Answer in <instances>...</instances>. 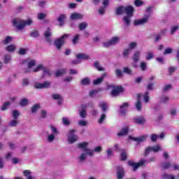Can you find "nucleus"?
I'll return each mask as SVG.
<instances>
[{
    "instance_id": "49",
    "label": "nucleus",
    "mask_w": 179,
    "mask_h": 179,
    "mask_svg": "<svg viewBox=\"0 0 179 179\" xmlns=\"http://www.w3.org/2000/svg\"><path fill=\"white\" fill-rule=\"evenodd\" d=\"M50 129L52 131V134H53V135H58V134H59L57 127H55L52 125H50Z\"/></svg>"
},
{
    "instance_id": "4",
    "label": "nucleus",
    "mask_w": 179,
    "mask_h": 179,
    "mask_svg": "<svg viewBox=\"0 0 179 179\" xmlns=\"http://www.w3.org/2000/svg\"><path fill=\"white\" fill-rule=\"evenodd\" d=\"M108 89H113L110 92V96L112 97H117L120 96V93H122L124 92V87L120 85H110L108 86Z\"/></svg>"
},
{
    "instance_id": "62",
    "label": "nucleus",
    "mask_w": 179,
    "mask_h": 179,
    "mask_svg": "<svg viewBox=\"0 0 179 179\" xmlns=\"http://www.w3.org/2000/svg\"><path fill=\"white\" fill-rule=\"evenodd\" d=\"M12 36H7L6 37V38L4 39V41H3V44L6 45V44H9V43H11L12 41Z\"/></svg>"
},
{
    "instance_id": "19",
    "label": "nucleus",
    "mask_w": 179,
    "mask_h": 179,
    "mask_svg": "<svg viewBox=\"0 0 179 179\" xmlns=\"http://www.w3.org/2000/svg\"><path fill=\"white\" fill-rule=\"evenodd\" d=\"M44 36L45 37L46 41L48 43H51V36H52V33L51 32V29L48 27L45 32L44 33Z\"/></svg>"
},
{
    "instance_id": "6",
    "label": "nucleus",
    "mask_w": 179,
    "mask_h": 179,
    "mask_svg": "<svg viewBox=\"0 0 179 179\" xmlns=\"http://www.w3.org/2000/svg\"><path fill=\"white\" fill-rule=\"evenodd\" d=\"M75 132H76V130L75 129H71L69 131V133L67 134V141L68 143L72 145V143H75L79 139V137L78 135L75 134Z\"/></svg>"
},
{
    "instance_id": "60",
    "label": "nucleus",
    "mask_w": 179,
    "mask_h": 179,
    "mask_svg": "<svg viewBox=\"0 0 179 179\" xmlns=\"http://www.w3.org/2000/svg\"><path fill=\"white\" fill-rule=\"evenodd\" d=\"M62 122L64 125H66V127H68L69 125H71V122H69V120H68V117H63Z\"/></svg>"
},
{
    "instance_id": "48",
    "label": "nucleus",
    "mask_w": 179,
    "mask_h": 179,
    "mask_svg": "<svg viewBox=\"0 0 179 179\" xmlns=\"http://www.w3.org/2000/svg\"><path fill=\"white\" fill-rule=\"evenodd\" d=\"M11 57L10 55H5L3 62L4 64H9L10 62Z\"/></svg>"
},
{
    "instance_id": "54",
    "label": "nucleus",
    "mask_w": 179,
    "mask_h": 179,
    "mask_svg": "<svg viewBox=\"0 0 179 179\" xmlns=\"http://www.w3.org/2000/svg\"><path fill=\"white\" fill-rule=\"evenodd\" d=\"M98 13L101 15V16H103L104 13H106V7L104 6H101L99 9L98 10Z\"/></svg>"
},
{
    "instance_id": "25",
    "label": "nucleus",
    "mask_w": 179,
    "mask_h": 179,
    "mask_svg": "<svg viewBox=\"0 0 179 179\" xmlns=\"http://www.w3.org/2000/svg\"><path fill=\"white\" fill-rule=\"evenodd\" d=\"M99 107L101 108L103 113L108 111V104L106 102H101L99 103Z\"/></svg>"
},
{
    "instance_id": "44",
    "label": "nucleus",
    "mask_w": 179,
    "mask_h": 179,
    "mask_svg": "<svg viewBox=\"0 0 179 179\" xmlns=\"http://www.w3.org/2000/svg\"><path fill=\"white\" fill-rule=\"evenodd\" d=\"M150 141L153 143L157 142V138H159V136L156 134H152L150 136Z\"/></svg>"
},
{
    "instance_id": "29",
    "label": "nucleus",
    "mask_w": 179,
    "mask_h": 179,
    "mask_svg": "<svg viewBox=\"0 0 179 179\" xmlns=\"http://www.w3.org/2000/svg\"><path fill=\"white\" fill-rule=\"evenodd\" d=\"M115 13L116 15H122L125 13V7L124 6L118 7L116 8Z\"/></svg>"
},
{
    "instance_id": "2",
    "label": "nucleus",
    "mask_w": 179,
    "mask_h": 179,
    "mask_svg": "<svg viewBox=\"0 0 179 179\" xmlns=\"http://www.w3.org/2000/svg\"><path fill=\"white\" fill-rule=\"evenodd\" d=\"M12 23L17 30H23L26 26H31L33 21L30 19L23 20L20 18H15L13 20Z\"/></svg>"
},
{
    "instance_id": "63",
    "label": "nucleus",
    "mask_w": 179,
    "mask_h": 179,
    "mask_svg": "<svg viewBox=\"0 0 179 179\" xmlns=\"http://www.w3.org/2000/svg\"><path fill=\"white\" fill-rule=\"evenodd\" d=\"M80 37V35L79 34L76 35L72 40L73 44H78V41H79Z\"/></svg>"
},
{
    "instance_id": "36",
    "label": "nucleus",
    "mask_w": 179,
    "mask_h": 179,
    "mask_svg": "<svg viewBox=\"0 0 179 179\" xmlns=\"http://www.w3.org/2000/svg\"><path fill=\"white\" fill-rule=\"evenodd\" d=\"M29 104V99L27 98H24L20 101V106L21 107H26Z\"/></svg>"
},
{
    "instance_id": "56",
    "label": "nucleus",
    "mask_w": 179,
    "mask_h": 179,
    "mask_svg": "<svg viewBox=\"0 0 179 179\" xmlns=\"http://www.w3.org/2000/svg\"><path fill=\"white\" fill-rule=\"evenodd\" d=\"M120 158L122 162H125V160H127V152L124 151V150L122 151V153L120 155Z\"/></svg>"
},
{
    "instance_id": "33",
    "label": "nucleus",
    "mask_w": 179,
    "mask_h": 179,
    "mask_svg": "<svg viewBox=\"0 0 179 179\" xmlns=\"http://www.w3.org/2000/svg\"><path fill=\"white\" fill-rule=\"evenodd\" d=\"M160 102L163 103L164 104H167L170 100V98L167 96H162L160 98Z\"/></svg>"
},
{
    "instance_id": "38",
    "label": "nucleus",
    "mask_w": 179,
    "mask_h": 179,
    "mask_svg": "<svg viewBox=\"0 0 179 179\" xmlns=\"http://www.w3.org/2000/svg\"><path fill=\"white\" fill-rule=\"evenodd\" d=\"M6 50L8 52H14L15 50H16V45H9L8 46L6 47Z\"/></svg>"
},
{
    "instance_id": "34",
    "label": "nucleus",
    "mask_w": 179,
    "mask_h": 179,
    "mask_svg": "<svg viewBox=\"0 0 179 179\" xmlns=\"http://www.w3.org/2000/svg\"><path fill=\"white\" fill-rule=\"evenodd\" d=\"M29 36L33 38H37L38 37H40V33H38V31L37 30H33L30 32Z\"/></svg>"
},
{
    "instance_id": "41",
    "label": "nucleus",
    "mask_w": 179,
    "mask_h": 179,
    "mask_svg": "<svg viewBox=\"0 0 179 179\" xmlns=\"http://www.w3.org/2000/svg\"><path fill=\"white\" fill-rule=\"evenodd\" d=\"M18 124H19V121H17L16 119H14L9 122L8 125L9 127H17Z\"/></svg>"
},
{
    "instance_id": "46",
    "label": "nucleus",
    "mask_w": 179,
    "mask_h": 179,
    "mask_svg": "<svg viewBox=\"0 0 179 179\" xmlns=\"http://www.w3.org/2000/svg\"><path fill=\"white\" fill-rule=\"evenodd\" d=\"M151 148L152 149V152H154L155 153H157V152L162 150V146H160V145H157Z\"/></svg>"
},
{
    "instance_id": "35",
    "label": "nucleus",
    "mask_w": 179,
    "mask_h": 179,
    "mask_svg": "<svg viewBox=\"0 0 179 179\" xmlns=\"http://www.w3.org/2000/svg\"><path fill=\"white\" fill-rule=\"evenodd\" d=\"M131 17H132L124 16L123 17V22L126 26H131Z\"/></svg>"
},
{
    "instance_id": "58",
    "label": "nucleus",
    "mask_w": 179,
    "mask_h": 179,
    "mask_svg": "<svg viewBox=\"0 0 179 179\" xmlns=\"http://www.w3.org/2000/svg\"><path fill=\"white\" fill-rule=\"evenodd\" d=\"M55 139V134H49L48 136V141L51 143V142H54V140Z\"/></svg>"
},
{
    "instance_id": "51",
    "label": "nucleus",
    "mask_w": 179,
    "mask_h": 179,
    "mask_svg": "<svg viewBox=\"0 0 179 179\" xmlns=\"http://www.w3.org/2000/svg\"><path fill=\"white\" fill-rule=\"evenodd\" d=\"M140 68L141 71L144 72V71L146 70V68H148V64H146V62H141L140 64Z\"/></svg>"
},
{
    "instance_id": "59",
    "label": "nucleus",
    "mask_w": 179,
    "mask_h": 179,
    "mask_svg": "<svg viewBox=\"0 0 179 179\" xmlns=\"http://www.w3.org/2000/svg\"><path fill=\"white\" fill-rule=\"evenodd\" d=\"M168 71H169V75H173V73H174V72L177 71V67L170 66L169 67Z\"/></svg>"
},
{
    "instance_id": "42",
    "label": "nucleus",
    "mask_w": 179,
    "mask_h": 179,
    "mask_svg": "<svg viewBox=\"0 0 179 179\" xmlns=\"http://www.w3.org/2000/svg\"><path fill=\"white\" fill-rule=\"evenodd\" d=\"M9 106H10V102L9 101L5 102L1 108V111H5L8 110V108L9 107Z\"/></svg>"
},
{
    "instance_id": "37",
    "label": "nucleus",
    "mask_w": 179,
    "mask_h": 179,
    "mask_svg": "<svg viewBox=\"0 0 179 179\" xmlns=\"http://www.w3.org/2000/svg\"><path fill=\"white\" fill-rule=\"evenodd\" d=\"M110 43L112 44V45H115V44H117V43L120 42V36H115L113 37L110 40Z\"/></svg>"
},
{
    "instance_id": "16",
    "label": "nucleus",
    "mask_w": 179,
    "mask_h": 179,
    "mask_svg": "<svg viewBox=\"0 0 179 179\" xmlns=\"http://www.w3.org/2000/svg\"><path fill=\"white\" fill-rule=\"evenodd\" d=\"M83 15L79 13H71V16H70V19L71 20H83Z\"/></svg>"
},
{
    "instance_id": "28",
    "label": "nucleus",
    "mask_w": 179,
    "mask_h": 179,
    "mask_svg": "<svg viewBox=\"0 0 179 179\" xmlns=\"http://www.w3.org/2000/svg\"><path fill=\"white\" fill-rule=\"evenodd\" d=\"M23 64H27L28 68H33V66H36V60H31V62H27V60H24L22 62Z\"/></svg>"
},
{
    "instance_id": "21",
    "label": "nucleus",
    "mask_w": 179,
    "mask_h": 179,
    "mask_svg": "<svg viewBox=\"0 0 179 179\" xmlns=\"http://www.w3.org/2000/svg\"><path fill=\"white\" fill-rule=\"evenodd\" d=\"M128 132H129V127L126 126L122 128V130L117 133V136H125V135H128Z\"/></svg>"
},
{
    "instance_id": "55",
    "label": "nucleus",
    "mask_w": 179,
    "mask_h": 179,
    "mask_svg": "<svg viewBox=\"0 0 179 179\" xmlns=\"http://www.w3.org/2000/svg\"><path fill=\"white\" fill-rule=\"evenodd\" d=\"M29 51V49L27 48H20L19 50L18 54L20 55H26V53Z\"/></svg>"
},
{
    "instance_id": "5",
    "label": "nucleus",
    "mask_w": 179,
    "mask_h": 179,
    "mask_svg": "<svg viewBox=\"0 0 179 179\" xmlns=\"http://www.w3.org/2000/svg\"><path fill=\"white\" fill-rule=\"evenodd\" d=\"M68 37H69V34H64L63 36H60V38L55 41L54 44L57 50H61L62 45L65 43V39L68 38Z\"/></svg>"
},
{
    "instance_id": "45",
    "label": "nucleus",
    "mask_w": 179,
    "mask_h": 179,
    "mask_svg": "<svg viewBox=\"0 0 179 179\" xmlns=\"http://www.w3.org/2000/svg\"><path fill=\"white\" fill-rule=\"evenodd\" d=\"M150 152H153V150L152 148V146H148L145 150L144 156L147 157V156L149 155V153H150Z\"/></svg>"
},
{
    "instance_id": "8",
    "label": "nucleus",
    "mask_w": 179,
    "mask_h": 179,
    "mask_svg": "<svg viewBox=\"0 0 179 179\" xmlns=\"http://www.w3.org/2000/svg\"><path fill=\"white\" fill-rule=\"evenodd\" d=\"M77 157V162L78 164H82V163H85L86 160H87V156H89V151H84Z\"/></svg>"
},
{
    "instance_id": "9",
    "label": "nucleus",
    "mask_w": 179,
    "mask_h": 179,
    "mask_svg": "<svg viewBox=\"0 0 179 179\" xmlns=\"http://www.w3.org/2000/svg\"><path fill=\"white\" fill-rule=\"evenodd\" d=\"M149 15H145V17L141 20H136L134 21V26H142L143 24H146L148 22H149Z\"/></svg>"
},
{
    "instance_id": "64",
    "label": "nucleus",
    "mask_w": 179,
    "mask_h": 179,
    "mask_svg": "<svg viewBox=\"0 0 179 179\" xmlns=\"http://www.w3.org/2000/svg\"><path fill=\"white\" fill-rule=\"evenodd\" d=\"M35 89H44V86L43 83H36L34 85Z\"/></svg>"
},
{
    "instance_id": "12",
    "label": "nucleus",
    "mask_w": 179,
    "mask_h": 179,
    "mask_svg": "<svg viewBox=\"0 0 179 179\" xmlns=\"http://www.w3.org/2000/svg\"><path fill=\"white\" fill-rule=\"evenodd\" d=\"M86 108H87V106L83 104L81 105L80 108L78 109V113L81 118H86V117H87V113L86 112Z\"/></svg>"
},
{
    "instance_id": "40",
    "label": "nucleus",
    "mask_w": 179,
    "mask_h": 179,
    "mask_svg": "<svg viewBox=\"0 0 179 179\" xmlns=\"http://www.w3.org/2000/svg\"><path fill=\"white\" fill-rule=\"evenodd\" d=\"M39 108H40V104H35L31 108V111L33 114H34L37 113V111H38Z\"/></svg>"
},
{
    "instance_id": "50",
    "label": "nucleus",
    "mask_w": 179,
    "mask_h": 179,
    "mask_svg": "<svg viewBox=\"0 0 179 179\" xmlns=\"http://www.w3.org/2000/svg\"><path fill=\"white\" fill-rule=\"evenodd\" d=\"M106 156L107 159H111V157H113V149L108 148L106 150Z\"/></svg>"
},
{
    "instance_id": "52",
    "label": "nucleus",
    "mask_w": 179,
    "mask_h": 179,
    "mask_svg": "<svg viewBox=\"0 0 179 179\" xmlns=\"http://www.w3.org/2000/svg\"><path fill=\"white\" fill-rule=\"evenodd\" d=\"M94 66L98 71H104V69L103 67L100 66V64H99V62H96L94 63Z\"/></svg>"
},
{
    "instance_id": "43",
    "label": "nucleus",
    "mask_w": 179,
    "mask_h": 179,
    "mask_svg": "<svg viewBox=\"0 0 179 179\" xmlns=\"http://www.w3.org/2000/svg\"><path fill=\"white\" fill-rule=\"evenodd\" d=\"M47 115H48V114L47 113V111L45 110H42L41 111V116H40V120H44L45 118H47Z\"/></svg>"
},
{
    "instance_id": "13",
    "label": "nucleus",
    "mask_w": 179,
    "mask_h": 179,
    "mask_svg": "<svg viewBox=\"0 0 179 179\" xmlns=\"http://www.w3.org/2000/svg\"><path fill=\"white\" fill-rule=\"evenodd\" d=\"M108 76V74H107V73H103L100 78H98L93 81V85H94V86H97V85H101V83H103V80H104V78H107Z\"/></svg>"
},
{
    "instance_id": "57",
    "label": "nucleus",
    "mask_w": 179,
    "mask_h": 179,
    "mask_svg": "<svg viewBox=\"0 0 179 179\" xmlns=\"http://www.w3.org/2000/svg\"><path fill=\"white\" fill-rule=\"evenodd\" d=\"M123 72L124 73H127V75H132V70H131V69L128 67H124Z\"/></svg>"
},
{
    "instance_id": "27",
    "label": "nucleus",
    "mask_w": 179,
    "mask_h": 179,
    "mask_svg": "<svg viewBox=\"0 0 179 179\" xmlns=\"http://www.w3.org/2000/svg\"><path fill=\"white\" fill-rule=\"evenodd\" d=\"M160 167H162L163 170H167V169H170V167H171V163H170V162L169 161L162 162L160 164Z\"/></svg>"
},
{
    "instance_id": "1",
    "label": "nucleus",
    "mask_w": 179,
    "mask_h": 179,
    "mask_svg": "<svg viewBox=\"0 0 179 179\" xmlns=\"http://www.w3.org/2000/svg\"><path fill=\"white\" fill-rule=\"evenodd\" d=\"M87 146H89V143L87 142H82L77 144V148L82 149L83 152H88V156H90V157H93L94 153H100L103 150L101 146L95 147L94 150L87 148Z\"/></svg>"
},
{
    "instance_id": "61",
    "label": "nucleus",
    "mask_w": 179,
    "mask_h": 179,
    "mask_svg": "<svg viewBox=\"0 0 179 179\" xmlns=\"http://www.w3.org/2000/svg\"><path fill=\"white\" fill-rule=\"evenodd\" d=\"M43 68H44V64H41L36 69L33 70V72H39V71H41V69L43 70Z\"/></svg>"
},
{
    "instance_id": "53",
    "label": "nucleus",
    "mask_w": 179,
    "mask_h": 179,
    "mask_svg": "<svg viewBox=\"0 0 179 179\" xmlns=\"http://www.w3.org/2000/svg\"><path fill=\"white\" fill-rule=\"evenodd\" d=\"M172 87L173 86L170 84L165 85L162 89L163 93H166V92H169V90H170V89H171Z\"/></svg>"
},
{
    "instance_id": "22",
    "label": "nucleus",
    "mask_w": 179,
    "mask_h": 179,
    "mask_svg": "<svg viewBox=\"0 0 179 179\" xmlns=\"http://www.w3.org/2000/svg\"><path fill=\"white\" fill-rule=\"evenodd\" d=\"M77 59H83L85 61H87L90 59V56L86 53H79L76 55Z\"/></svg>"
},
{
    "instance_id": "26",
    "label": "nucleus",
    "mask_w": 179,
    "mask_h": 179,
    "mask_svg": "<svg viewBox=\"0 0 179 179\" xmlns=\"http://www.w3.org/2000/svg\"><path fill=\"white\" fill-rule=\"evenodd\" d=\"M24 177H27V179H36V177L31 176V171L25 170L23 171Z\"/></svg>"
},
{
    "instance_id": "10",
    "label": "nucleus",
    "mask_w": 179,
    "mask_h": 179,
    "mask_svg": "<svg viewBox=\"0 0 179 179\" xmlns=\"http://www.w3.org/2000/svg\"><path fill=\"white\" fill-rule=\"evenodd\" d=\"M116 174L117 179H122L124 177H125V170H124L122 166H117L116 167Z\"/></svg>"
},
{
    "instance_id": "30",
    "label": "nucleus",
    "mask_w": 179,
    "mask_h": 179,
    "mask_svg": "<svg viewBox=\"0 0 179 179\" xmlns=\"http://www.w3.org/2000/svg\"><path fill=\"white\" fill-rule=\"evenodd\" d=\"M88 24L86 22H83L78 25V29L80 31L87 29Z\"/></svg>"
},
{
    "instance_id": "23",
    "label": "nucleus",
    "mask_w": 179,
    "mask_h": 179,
    "mask_svg": "<svg viewBox=\"0 0 179 179\" xmlns=\"http://www.w3.org/2000/svg\"><path fill=\"white\" fill-rule=\"evenodd\" d=\"M91 83L92 80H90L89 77L84 78L80 81V85H81V86H89Z\"/></svg>"
},
{
    "instance_id": "47",
    "label": "nucleus",
    "mask_w": 179,
    "mask_h": 179,
    "mask_svg": "<svg viewBox=\"0 0 179 179\" xmlns=\"http://www.w3.org/2000/svg\"><path fill=\"white\" fill-rule=\"evenodd\" d=\"M131 49L127 48L123 50L122 55L124 58H128L129 57V51Z\"/></svg>"
},
{
    "instance_id": "17",
    "label": "nucleus",
    "mask_w": 179,
    "mask_h": 179,
    "mask_svg": "<svg viewBox=\"0 0 179 179\" xmlns=\"http://www.w3.org/2000/svg\"><path fill=\"white\" fill-rule=\"evenodd\" d=\"M66 20V15L61 14L57 19V21L59 23V26L62 27L65 24V20Z\"/></svg>"
},
{
    "instance_id": "7",
    "label": "nucleus",
    "mask_w": 179,
    "mask_h": 179,
    "mask_svg": "<svg viewBox=\"0 0 179 179\" xmlns=\"http://www.w3.org/2000/svg\"><path fill=\"white\" fill-rule=\"evenodd\" d=\"M131 59L133 60L131 66L135 69L138 68V62L141 61V51H135L131 57Z\"/></svg>"
},
{
    "instance_id": "32",
    "label": "nucleus",
    "mask_w": 179,
    "mask_h": 179,
    "mask_svg": "<svg viewBox=\"0 0 179 179\" xmlns=\"http://www.w3.org/2000/svg\"><path fill=\"white\" fill-rule=\"evenodd\" d=\"M106 118H107V115H106L105 113H103L98 119V123L103 124L104 121H106Z\"/></svg>"
},
{
    "instance_id": "31",
    "label": "nucleus",
    "mask_w": 179,
    "mask_h": 179,
    "mask_svg": "<svg viewBox=\"0 0 179 179\" xmlns=\"http://www.w3.org/2000/svg\"><path fill=\"white\" fill-rule=\"evenodd\" d=\"M43 73L45 75H48L49 77L52 76V73H51V70L48 67H45L43 66V69H42Z\"/></svg>"
},
{
    "instance_id": "18",
    "label": "nucleus",
    "mask_w": 179,
    "mask_h": 179,
    "mask_svg": "<svg viewBox=\"0 0 179 179\" xmlns=\"http://www.w3.org/2000/svg\"><path fill=\"white\" fill-rule=\"evenodd\" d=\"M129 138L131 139V141H134V142H138V143H141V142H145V141H146V136H141L140 137H134L132 136H129Z\"/></svg>"
},
{
    "instance_id": "3",
    "label": "nucleus",
    "mask_w": 179,
    "mask_h": 179,
    "mask_svg": "<svg viewBox=\"0 0 179 179\" xmlns=\"http://www.w3.org/2000/svg\"><path fill=\"white\" fill-rule=\"evenodd\" d=\"M148 162H149V163L156 162V157H150L148 160V159H141L138 163H136L131 160H129L127 162V164H128V166L133 168V171H135L136 170H138V169H139V167H143V166H146L145 164H146V163H148Z\"/></svg>"
},
{
    "instance_id": "39",
    "label": "nucleus",
    "mask_w": 179,
    "mask_h": 179,
    "mask_svg": "<svg viewBox=\"0 0 179 179\" xmlns=\"http://www.w3.org/2000/svg\"><path fill=\"white\" fill-rule=\"evenodd\" d=\"M145 103H149V99H150V96L149 95V92L146 91L143 95Z\"/></svg>"
},
{
    "instance_id": "14",
    "label": "nucleus",
    "mask_w": 179,
    "mask_h": 179,
    "mask_svg": "<svg viewBox=\"0 0 179 179\" xmlns=\"http://www.w3.org/2000/svg\"><path fill=\"white\" fill-rule=\"evenodd\" d=\"M128 107H129V103L128 102L124 103L120 106L119 113L122 115H125V114H127V110H128Z\"/></svg>"
},
{
    "instance_id": "15",
    "label": "nucleus",
    "mask_w": 179,
    "mask_h": 179,
    "mask_svg": "<svg viewBox=\"0 0 179 179\" xmlns=\"http://www.w3.org/2000/svg\"><path fill=\"white\" fill-rule=\"evenodd\" d=\"M134 122L138 125H143L146 122V119L143 116H138L133 119Z\"/></svg>"
},
{
    "instance_id": "11",
    "label": "nucleus",
    "mask_w": 179,
    "mask_h": 179,
    "mask_svg": "<svg viewBox=\"0 0 179 179\" xmlns=\"http://www.w3.org/2000/svg\"><path fill=\"white\" fill-rule=\"evenodd\" d=\"M124 13L129 17H132V16H134V13H135V8L132 6L124 7Z\"/></svg>"
},
{
    "instance_id": "20",
    "label": "nucleus",
    "mask_w": 179,
    "mask_h": 179,
    "mask_svg": "<svg viewBox=\"0 0 179 179\" xmlns=\"http://www.w3.org/2000/svg\"><path fill=\"white\" fill-rule=\"evenodd\" d=\"M64 75H66V69H58L55 73V78H61V77L64 76Z\"/></svg>"
},
{
    "instance_id": "24",
    "label": "nucleus",
    "mask_w": 179,
    "mask_h": 179,
    "mask_svg": "<svg viewBox=\"0 0 179 179\" xmlns=\"http://www.w3.org/2000/svg\"><path fill=\"white\" fill-rule=\"evenodd\" d=\"M136 108L137 111H141L142 110V102H141V94H138L137 96V102L136 103Z\"/></svg>"
}]
</instances>
